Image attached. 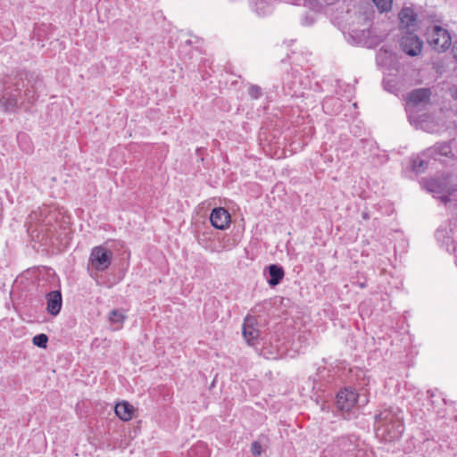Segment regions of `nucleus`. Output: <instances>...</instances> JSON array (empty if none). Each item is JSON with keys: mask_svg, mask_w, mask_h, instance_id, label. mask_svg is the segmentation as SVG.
I'll return each mask as SVG.
<instances>
[{"mask_svg": "<svg viewBox=\"0 0 457 457\" xmlns=\"http://www.w3.org/2000/svg\"><path fill=\"white\" fill-rule=\"evenodd\" d=\"M377 436L385 442L401 437L404 431L403 412L396 406H389L376 415Z\"/></svg>", "mask_w": 457, "mask_h": 457, "instance_id": "1", "label": "nucleus"}, {"mask_svg": "<svg viewBox=\"0 0 457 457\" xmlns=\"http://www.w3.org/2000/svg\"><path fill=\"white\" fill-rule=\"evenodd\" d=\"M21 87H24V81L21 79L6 83L4 94L0 98V106L5 112L12 111L18 106Z\"/></svg>", "mask_w": 457, "mask_h": 457, "instance_id": "2", "label": "nucleus"}, {"mask_svg": "<svg viewBox=\"0 0 457 457\" xmlns=\"http://www.w3.org/2000/svg\"><path fill=\"white\" fill-rule=\"evenodd\" d=\"M428 42L435 50L440 52L448 49L452 40L445 29L436 25L428 31Z\"/></svg>", "mask_w": 457, "mask_h": 457, "instance_id": "3", "label": "nucleus"}, {"mask_svg": "<svg viewBox=\"0 0 457 457\" xmlns=\"http://www.w3.org/2000/svg\"><path fill=\"white\" fill-rule=\"evenodd\" d=\"M112 253L104 246H96L92 249L89 262L97 271H104L112 262Z\"/></svg>", "mask_w": 457, "mask_h": 457, "instance_id": "4", "label": "nucleus"}, {"mask_svg": "<svg viewBox=\"0 0 457 457\" xmlns=\"http://www.w3.org/2000/svg\"><path fill=\"white\" fill-rule=\"evenodd\" d=\"M401 48L410 56H417L421 53L422 41L413 33H406L400 41Z\"/></svg>", "mask_w": 457, "mask_h": 457, "instance_id": "5", "label": "nucleus"}, {"mask_svg": "<svg viewBox=\"0 0 457 457\" xmlns=\"http://www.w3.org/2000/svg\"><path fill=\"white\" fill-rule=\"evenodd\" d=\"M210 220L215 228L224 230L230 223V214L225 208H214L211 212Z\"/></svg>", "mask_w": 457, "mask_h": 457, "instance_id": "6", "label": "nucleus"}, {"mask_svg": "<svg viewBox=\"0 0 457 457\" xmlns=\"http://www.w3.org/2000/svg\"><path fill=\"white\" fill-rule=\"evenodd\" d=\"M255 324L256 320L253 317H246L243 324V337L250 345H254L260 336V331L255 328Z\"/></svg>", "mask_w": 457, "mask_h": 457, "instance_id": "7", "label": "nucleus"}, {"mask_svg": "<svg viewBox=\"0 0 457 457\" xmlns=\"http://www.w3.org/2000/svg\"><path fill=\"white\" fill-rule=\"evenodd\" d=\"M357 403V394L349 389L340 391L337 395V404L341 411H350Z\"/></svg>", "mask_w": 457, "mask_h": 457, "instance_id": "8", "label": "nucleus"}, {"mask_svg": "<svg viewBox=\"0 0 457 457\" xmlns=\"http://www.w3.org/2000/svg\"><path fill=\"white\" fill-rule=\"evenodd\" d=\"M47 307L46 311L51 315L56 316L62 308V295L60 291H51L46 295Z\"/></svg>", "mask_w": 457, "mask_h": 457, "instance_id": "9", "label": "nucleus"}, {"mask_svg": "<svg viewBox=\"0 0 457 457\" xmlns=\"http://www.w3.org/2000/svg\"><path fill=\"white\" fill-rule=\"evenodd\" d=\"M430 90L428 88H419L411 91L407 97L408 103L414 105L428 102Z\"/></svg>", "mask_w": 457, "mask_h": 457, "instance_id": "10", "label": "nucleus"}, {"mask_svg": "<svg viewBox=\"0 0 457 457\" xmlns=\"http://www.w3.org/2000/svg\"><path fill=\"white\" fill-rule=\"evenodd\" d=\"M268 270L270 275V278L268 279L269 285L271 287L278 285L285 275L283 268L277 264H271L269 266Z\"/></svg>", "mask_w": 457, "mask_h": 457, "instance_id": "11", "label": "nucleus"}, {"mask_svg": "<svg viewBox=\"0 0 457 457\" xmlns=\"http://www.w3.org/2000/svg\"><path fill=\"white\" fill-rule=\"evenodd\" d=\"M48 213L49 209L47 207H39L37 211H33L29 215V223H43V224H49L50 220H48Z\"/></svg>", "mask_w": 457, "mask_h": 457, "instance_id": "12", "label": "nucleus"}, {"mask_svg": "<svg viewBox=\"0 0 457 457\" xmlns=\"http://www.w3.org/2000/svg\"><path fill=\"white\" fill-rule=\"evenodd\" d=\"M134 408L128 402L117 403L115 406L116 415L122 420H129L133 416Z\"/></svg>", "mask_w": 457, "mask_h": 457, "instance_id": "13", "label": "nucleus"}, {"mask_svg": "<svg viewBox=\"0 0 457 457\" xmlns=\"http://www.w3.org/2000/svg\"><path fill=\"white\" fill-rule=\"evenodd\" d=\"M399 19L402 25L409 27L416 21V13L411 8L404 7L399 13Z\"/></svg>", "mask_w": 457, "mask_h": 457, "instance_id": "14", "label": "nucleus"}, {"mask_svg": "<svg viewBox=\"0 0 457 457\" xmlns=\"http://www.w3.org/2000/svg\"><path fill=\"white\" fill-rule=\"evenodd\" d=\"M126 319V315L120 310H112L109 315V320L112 324L121 326Z\"/></svg>", "mask_w": 457, "mask_h": 457, "instance_id": "15", "label": "nucleus"}, {"mask_svg": "<svg viewBox=\"0 0 457 457\" xmlns=\"http://www.w3.org/2000/svg\"><path fill=\"white\" fill-rule=\"evenodd\" d=\"M375 5L381 12L391 11L393 0H372Z\"/></svg>", "mask_w": 457, "mask_h": 457, "instance_id": "16", "label": "nucleus"}, {"mask_svg": "<svg viewBox=\"0 0 457 457\" xmlns=\"http://www.w3.org/2000/svg\"><path fill=\"white\" fill-rule=\"evenodd\" d=\"M47 341L48 337L46 334H38L32 339L33 344L41 348L46 347Z\"/></svg>", "mask_w": 457, "mask_h": 457, "instance_id": "17", "label": "nucleus"}, {"mask_svg": "<svg viewBox=\"0 0 457 457\" xmlns=\"http://www.w3.org/2000/svg\"><path fill=\"white\" fill-rule=\"evenodd\" d=\"M412 170L417 172V173H420V172H423L427 167H428V162L426 161H423V160H414L412 162Z\"/></svg>", "mask_w": 457, "mask_h": 457, "instance_id": "18", "label": "nucleus"}, {"mask_svg": "<svg viewBox=\"0 0 457 457\" xmlns=\"http://www.w3.org/2000/svg\"><path fill=\"white\" fill-rule=\"evenodd\" d=\"M255 12L258 15H266L270 11L269 5H267L263 1H257L255 3Z\"/></svg>", "mask_w": 457, "mask_h": 457, "instance_id": "19", "label": "nucleus"}, {"mask_svg": "<svg viewBox=\"0 0 457 457\" xmlns=\"http://www.w3.org/2000/svg\"><path fill=\"white\" fill-rule=\"evenodd\" d=\"M248 93L253 99H258L262 96V89L256 85H252L248 89Z\"/></svg>", "mask_w": 457, "mask_h": 457, "instance_id": "20", "label": "nucleus"}, {"mask_svg": "<svg viewBox=\"0 0 457 457\" xmlns=\"http://www.w3.org/2000/svg\"><path fill=\"white\" fill-rule=\"evenodd\" d=\"M262 451V445L259 442L255 441V442H253L252 444V445H251V453L253 455H255V456L261 455Z\"/></svg>", "mask_w": 457, "mask_h": 457, "instance_id": "21", "label": "nucleus"}, {"mask_svg": "<svg viewBox=\"0 0 457 457\" xmlns=\"http://www.w3.org/2000/svg\"><path fill=\"white\" fill-rule=\"evenodd\" d=\"M24 96L29 102H32L36 99L34 94L30 96V91L29 89L26 90Z\"/></svg>", "mask_w": 457, "mask_h": 457, "instance_id": "22", "label": "nucleus"}, {"mask_svg": "<svg viewBox=\"0 0 457 457\" xmlns=\"http://www.w3.org/2000/svg\"><path fill=\"white\" fill-rule=\"evenodd\" d=\"M449 152H450V149H449V146H448V145H445V146L441 149V154H444V155H447Z\"/></svg>", "mask_w": 457, "mask_h": 457, "instance_id": "23", "label": "nucleus"}, {"mask_svg": "<svg viewBox=\"0 0 457 457\" xmlns=\"http://www.w3.org/2000/svg\"><path fill=\"white\" fill-rule=\"evenodd\" d=\"M453 52L454 54V58L457 60V41L453 45Z\"/></svg>", "mask_w": 457, "mask_h": 457, "instance_id": "24", "label": "nucleus"}, {"mask_svg": "<svg viewBox=\"0 0 457 457\" xmlns=\"http://www.w3.org/2000/svg\"><path fill=\"white\" fill-rule=\"evenodd\" d=\"M441 199H442V201H443V202H445V203H446V202L450 201V198H449V196H447V195H443V196L441 197Z\"/></svg>", "mask_w": 457, "mask_h": 457, "instance_id": "25", "label": "nucleus"}]
</instances>
